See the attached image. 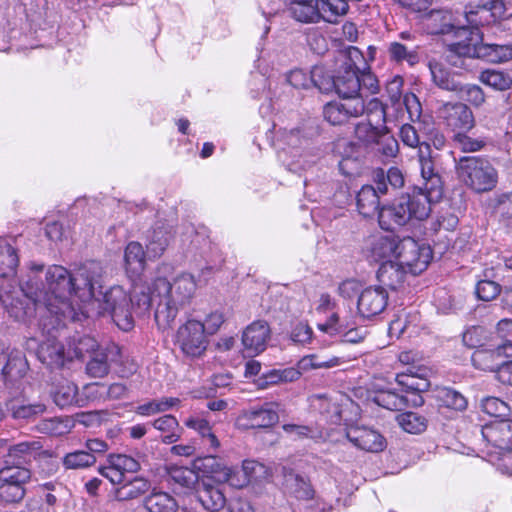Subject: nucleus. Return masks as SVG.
Wrapping results in <instances>:
<instances>
[{
    "label": "nucleus",
    "mask_w": 512,
    "mask_h": 512,
    "mask_svg": "<svg viewBox=\"0 0 512 512\" xmlns=\"http://www.w3.org/2000/svg\"><path fill=\"white\" fill-rule=\"evenodd\" d=\"M43 265H32L27 280L22 282L23 291L43 303L45 312L51 315L55 328L62 318L73 319L76 311L95 298V289L104 284L105 270L98 261H87L70 272L62 265H51L45 272V282L38 275Z\"/></svg>",
    "instance_id": "nucleus-1"
},
{
    "label": "nucleus",
    "mask_w": 512,
    "mask_h": 512,
    "mask_svg": "<svg viewBox=\"0 0 512 512\" xmlns=\"http://www.w3.org/2000/svg\"><path fill=\"white\" fill-rule=\"evenodd\" d=\"M423 187H414L402 194L380 214V226L393 231L409 223L411 220L422 221L431 213V205L443 194V181L435 170L431 157L430 144L423 142L418 150Z\"/></svg>",
    "instance_id": "nucleus-2"
},
{
    "label": "nucleus",
    "mask_w": 512,
    "mask_h": 512,
    "mask_svg": "<svg viewBox=\"0 0 512 512\" xmlns=\"http://www.w3.org/2000/svg\"><path fill=\"white\" fill-rule=\"evenodd\" d=\"M197 283L191 274L178 275L173 283L164 277L155 279V289L163 296L164 302L158 303L154 313L159 328L166 329L174 322L179 309L189 303L194 296Z\"/></svg>",
    "instance_id": "nucleus-3"
},
{
    "label": "nucleus",
    "mask_w": 512,
    "mask_h": 512,
    "mask_svg": "<svg viewBox=\"0 0 512 512\" xmlns=\"http://www.w3.org/2000/svg\"><path fill=\"white\" fill-rule=\"evenodd\" d=\"M459 36L460 41L448 45V59L454 66L463 65L461 58H487L496 63L512 59V45L485 44L478 29L461 28Z\"/></svg>",
    "instance_id": "nucleus-4"
},
{
    "label": "nucleus",
    "mask_w": 512,
    "mask_h": 512,
    "mask_svg": "<svg viewBox=\"0 0 512 512\" xmlns=\"http://www.w3.org/2000/svg\"><path fill=\"white\" fill-rule=\"evenodd\" d=\"M486 442V453L497 459V469L512 476V421L496 420L481 429Z\"/></svg>",
    "instance_id": "nucleus-5"
},
{
    "label": "nucleus",
    "mask_w": 512,
    "mask_h": 512,
    "mask_svg": "<svg viewBox=\"0 0 512 512\" xmlns=\"http://www.w3.org/2000/svg\"><path fill=\"white\" fill-rule=\"evenodd\" d=\"M457 173L465 185L477 193L491 191L498 181L496 169L481 157H461L457 164Z\"/></svg>",
    "instance_id": "nucleus-6"
},
{
    "label": "nucleus",
    "mask_w": 512,
    "mask_h": 512,
    "mask_svg": "<svg viewBox=\"0 0 512 512\" xmlns=\"http://www.w3.org/2000/svg\"><path fill=\"white\" fill-rule=\"evenodd\" d=\"M102 288L103 286L95 289V298L88 305L97 302L101 309L99 313L108 312L121 330H131L134 320L130 311L129 295L121 286H113L105 293H102Z\"/></svg>",
    "instance_id": "nucleus-7"
},
{
    "label": "nucleus",
    "mask_w": 512,
    "mask_h": 512,
    "mask_svg": "<svg viewBox=\"0 0 512 512\" xmlns=\"http://www.w3.org/2000/svg\"><path fill=\"white\" fill-rule=\"evenodd\" d=\"M308 139L302 134L300 129H280L277 132L276 145L279 152V158L287 165L288 169L297 172L300 169H305L308 165L306 160H301L304 157L302 148L306 147Z\"/></svg>",
    "instance_id": "nucleus-8"
},
{
    "label": "nucleus",
    "mask_w": 512,
    "mask_h": 512,
    "mask_svg": "<svg viewBox=\"0 0 512 512\" xmlns=\"http://www.w3.org/2000/svg\"><path fill=\"white\" fill-rule=\"evenodd\" d=\"M365 119L355 125V137L367 146L373 145L385 129L386 112L383 103L373 98L365 103Z\"/></svg>",
    "instance_id": "nucleus-9"
},
{
    "label": "nucleus",
    "mask_w": 512,
    "mask_h": 512,
    "mask_svg": "<svg viewBox=\"0 0 512 512\" xmlns=\"http://www.w3.org/2000/svg\"><path fill=\"white\" fill-rule=\"evenodd\" d=\"M0 301L10 318L25 325L32 322L37 311H45L43 303L27 295L22 288L20 291L1 292Z\"/></svg>",
    "instance_id": "nucleus-10"
},
{
    "label": "nucleus",
    "mask_w": 512,
    "mask_h": 512,
    "mask_svg": "<svg viewBox=\"0 0 512 512\" xmlns=\"http://www.w3.org/2000/svg\"><path fill=\"white\" fill-rule=\"evenodd\" d=\"M432 258L430 246L420 244L411 237L398 240L396 261L404 266L409 273L417 275L423 272Z\"/></svg>",
    "instance_id": "nucleus-11"
},
{
    "label": "nucleus",
    "mask_w": 512,
    "mask_h": 512,
    "mask_svg": "<svg viewBox=\"0 0 512 512\" xmlns=\"http://www.w3.org/2000/svg\"><path fill=\"white\" fill-rule=\"evenodd\" d=\"M175 344L187 357L198 358L202 356L208 345L202 322L188 320L181 325L175 336Z\"/></svg>",
    "instance_id": "nucleus-12"
},
{
    "label": "nucleus",
    "mask_w": 512,
    "mask_h": 512,
    "mask_svg": "<svg viewBox=\"0 0 512 512\" xmlns=\"http://www.w3.org/2000/svg\"><path fill=\"white\" fill-rule=\"evenodd\" d=\"M429 370L427 368L409 367L404 373L396 376V382L401 386L404 395H408V402L411 406L417 407L424 403L422 392L429 389L430 383L427 379Z\"/></svg>",
    "instance_id": "nucleus-13"
},
{
    "label": "nucleus",
    "mask_w": 512,
    "mask_h": 512,
    "mask_svg": "<svg viewBox=\"0 0 512 512\" xmlns=\"http://www.w3.org/2000/svg\"><path fill=\"white\" fill-rule=\"evenodd\" d=\"M365 111L362 97L342 98L327 103L323 108V116L332 125H343L351 118L361 116Z\"/></svg>",
    "instance_id": "nucleus-14"
},
{
    "label": "nucleus",
    "mask_w": 512,
    "mask_h": 512,
    "mask_svg": "<svg viewBox=\"0 0 512 512\" xmlns=\"http://www.w3.org/2000/svg\"><path fill=\"white\" fill-rule=\"evenodd\" d=\"M342 64L335 74V90L342 98L361 97L360 72L349 58V47L342 53Z\"/></svg>",
    "instance_id": "nucleus-15"
},
{
    "label": "nucleus",
    "mask_w": 512,
    "mask_h": 512,
    "mask_svg": "<svg viewBox=\"0 0 512 512\" xmlns=\"http://www.w3.org/2000/svg\"><path fill=\"white\" fill-rule=\"evenodd\" d=\"M389 295L382 286H370L363 289L357 301L359 316L371 319L380 315L388 305Z\"/></svg>",
    "instance_id": "nucleus-16"
},
{
    "label": "nucleus",
    "mask_w": 512,
    "mask_h": 512,
    "mask_svg": "<svg viewBox=\"0 0 512 512\" xmlns=\"http://www.w3.org/2000/svg\"><path fill=\"white\" fill-rule=\"evenodd\" d=\"M140 469V463L131 456L125 454H110L106 465L99 468V473L112 484H121L125 480L126 473H136Z\"/></svg>",
    "instance_id": "nucleus-17"
},
{
    "label": "nucleus",
    "mask_w": 512,
    "mask_h": 512,
    "mask_svg": "<svg viewBox=\"0 0 512 512\" xmlns=\"http://www.w3.org/2000/svg\"><path fill=\"white\" fill-rule=\"evenodd\" d=\"M279 420L278 413L272 403L251 407L242 412L237 425L243 429L269 428Z\"/></svg>",
    "instance_id": "nucleus-18"
},
{
    "label": "nucleus",
    "mask_w": 512,
    "mask_h": 512,
    "mask_svg": "<svg viewBox=\"0 0 512 512\" xmlns=\"http://www.w3.org/2000/svg\"><path fill=\"white\" fill-rule=\"evenodd\" d=\"M512 357V344L501 343L494 348H479L472 354V363L475 368L483 371L497 370L505 358Z\"/></svg>",
    "instance_id": "nucleus-19"
},
{
    "label": "nucleus",
    "mask_w": 512,
    "mask_h": 512,
    "mask_svg": "<svg viewBox=\"0 0 512 512\" xmlns=\"http://www.w3.org/2000/svg\"><path fill=\"white\" fill-rule=\"evenodd\" d=\"M271 336L269 324L264 320H257L249 324L242 333V344L249 356L262 353Z\"/></svg>",
    "instance_id": "nucleus-20"
},
{
    "label": "nucleus",
    "mask_w": 512,
    "mask_h": 512,
    "mask_svg": "<svg viewBox=\"0 0 512 512\" xmlns=\"http://www.w3.org/2000/svg\"><path fill=\"white\" fill-rule=\"evenodd\" d=\"M224 479L234 487H244L250 482H261L268 477L267 467L254 460H245L239 471L225 469Z\"/></svg>",
    "instance_id": "nucleus-21"
},
{
    "label": "nucleus",
    "mask_w": 512,
    "mask_h": 512,
    "mask_svg": "<svg viewBox=\"0 0 512 512\" xmlns=\"http://www.w3.org/2000/svg\"><path fill=\"white\" fill-rule=\"evenodd\" d=\"M130 300V311H134L138 316L145 315L152 306L157 308V304L164 302L163 296L158 295L155 289V279L151 283L135 284Z\"/></svg>",
    "instance_id": "nucleus-22"
},
{
    "label": "nucleus",
    "mask_w": 512,
    "mask_h": 512,
    "mask_svg": "<svg viewBox=\"0 0 512 512\" xmlns=\"http://www.w3.org/2000/svg\"><path fill=\"white\" fill-rule=\"evenodd\" d=\"M439 113L445 124L453 131H467L474 126L472 111L463 103H445Z\"/></svg>",
    "instance_id": "nucleus-23"
},
{
    "label": "nucleus",
    "mask_w": 512,
    "mask_h": 512,
    "mask_svg": "<svg viewBox=\"0 0 512 512\" xmlns=\"http://www.w3.org/2000/svg\"><path fill=\"white\" fill-rule=\"evenodd\" d=\"M121 358V350L115 344H109L90 356L86 364V373L92 378H103L110 371V364Z\"/></svg>",
    "instance_id": "nucleus-24"
},
{
    "label": "nucleus",
    "mask_w": 512,
    "mask_h": 512,
    "mask_svg": "<svg viewBox=\"0 0 512 512\" xmlns=\"http://www.w3.org/2000/svg\"><path fill=\"white\" fill-rule=\"evenodd\" d=\"M398 240L388 235H372L365 245V253L369 260L374 262H384L395 258Z\"/></svg>",
    "instance_id": "nucleus-25"
},
{
    "label": "nucleus",
    "mask_w": 512,
    "mask_h": 512,
    "mask_svg": "<svg viewBox=\"0 0 512 512\" xmlns=\"http://www.w3.org/2000/svg\"><path fill=\"white\" fill-rule=\"evenodd\" d=\"M346 436L356 447L368 452H380L385 448L384 437L371 428L350 427Z\"/></svg>",
    "instance_id": "nucleus-26"
},
{
    "label": "nucleus",
    "mask_w": 512,
    "mask_h": 512,
    "mask_svg": "<svg viewBox=\"0 0 512 512\" xmlns=\"http://www.w3.org/2000/svg\"><path fill=\"white\" fill-rule=\"evenodd\" d=\"M380 192L377 186L364 185L356 196V205L358 212L365 218H372L378 215L380 221V214L389 206H384L380 209Z\"/></svg>",
    "instance_id": "nucleus-27"
},
{
    "label": "nucleus",
    "mask_w": 512,
    "mask_h": 512,
    "mask_svg": "<svg viewBox=\"0 0 512 512\" xmlns=\"http://www.w3.org/2000/svg\"><path fill=\"white\" fill-rule=\"evenodd\" d=\"M371 400L380 407L387 410L397 411L411 406L408 402V395L395 388L375 385L371 394Z\"/></svg>",
    "instance_id": "nucleus-28"
},
{
    "label": "nucleus",
    "mask_w": 512,
    "mask_h": 512,
    "mask_svg": "<svg viewBox=\"0 0 512 512\" xmlns=\"http://www.w3.org/2000/svg\"><path fill=\"white\" fill-rule=\"evenodd\" d=\"M349 58L356 65L360 72L359 80L361 90H366L370 94H376L379 91V84L376 76L371 72L370 66L363 56L362 52L354 46H349Z\"/></svg>",
    "instance_id": "nucleus-29"
},
{
    "label": "nucleus",
    "mask_w": 512,
    "mask_h": 512,
    "mask_svg": "<svg viewBox=\"0 0 512 512\" xmlns=\"http://www.w3.org/2000/svg\"><path fill=\"white\" fill-rule=\"evenodd\" d=\"M407 272L408 270L398 261L387 260L381 263L377 271V279L382 285L396 290L404 283Z\"/></svg>",
    "instance_id": "nucleus-30"
},
{
    "label": "nucleus",
    "mask_w": 512,
    "mask_h": 512,
    "mask_svg": "<svg viewBox=\"0 0 512 512\" xmlns=\"http://www.w3.org/2000/svg\"><path fill=\"white\" fill-rule=\"evenodd\" d=\"M196 493L197 499L208 511H219L226 505V497L218 485L203 481L198 485Z\"/></svg>",
    "instance_id": "nucleus-31"
},
{
    "label": "nucleus",
    "mask_w": 512,
    "mask_h": 512,
    "mask_svg": "<svg viewBox=\"0 0 512 512\" xmlns=\"http://www.w3.org/2000/svg\"><path fill=\"white\" fill-rule=\"evenodd\" d=\"M70 357V353H65L64 346L54 340L42 343L38 349L39 360L50 368H61Z\"/></svg>",
    "instance_id": "nucleus-32"
},
{
    "label": "nucleus",
    "mask_w": 512,
    "mask_h": 512,
    "mask_svg": "<svg viewBox=\"0 0 512 512\" xmlns=\"http://www.w3.org/2000/svg\"><path fill=\"white\" fill-rule=\"evenodd\" d=\"M43 444L40 440L30 439L12 445L8 449L6 460L23 465L40 454Z\"/></svg>",
    "instance_id": "nucleus-33"
},
{
    "label": "nucleus",
    "mask_w": 512,
    "mask_h": 512,
    "mask_svg": "<svg viewBox=\"0 0 512 512\" xmlns=\"http://www.w3.org/2000/svg\"><path fill=\"white\" fill-rule=\"evenodd\" d=\"M387 51L390 60L396 63L406 62L409 66H414L420 61L419 45L416 43L393 41L388 45Z\"/></svg>",
    "instance_id": "nucleus-34"
},
{
    "label": "nucleus",
    "mask_w": 512,
    "mask_h": 512,
    "mask_svg": "<svg viewBox=\"0 0 512 512\" xmlns=\"http://www.w3.org/2000/svg\"><path fill=\"white\" fill-rule=\"evenodd\" d=\"M143 505L148 512H177L178 502L168 492L153 489L144 498Z\"/></svg>",
    "instance_id": "nucleus-35"
},
{
    "label": "nucleus",
    "mask_w": 512,
    "mask_h": 512,
    "mask_svg": "<svg viewBox=\"0 0 512 512\" xmlns=\"http://www.w3.org/2000/svg\"><path fill=\"white\" fill-rule=\"evenodd\" d=\"M284 487L293 494L295 498L301 501H310L314 496V490L311 485L305 480L304 477L293 472L292 470L286 471L284 469Z\"/></svg>",
    "instance_id": "nucleus-36"
},
{
    "label": "nucleus",
    "mask_w": 512,
    "mask_h": 512,
    "mask_svg": "<svg viewBox=\"0 0 512 512\" xmlns=\"http://www.w3.org/2000/svg\"><path fill=\"white\" fill-rule=\"evenodd\" d=\"M301 372L294 367L285 369H271L263 373L257 380V385L261 389H266L273 385L289 383L298 380Z\"/></svg>",
    "instance_id": "nucleus-37"
},
{
    "label": "nucleus",
    "mask_w": 512,
    "mask_h": 512,
    "mask_svg": "<svg viewBox=\"0 0 512 512\" xmlns=\"http://www.w3.org/2000/svg\"><path fill=\"white\" fill-rule=\"evenodd\" d=\"M124 261L127 272L133 275L141 274L146 265V255L139 242L131 241L124 251Z\"/></svg>",
    "instance_id": "nucleus-38"
},
{
    "label": "nucleus",
    "mask_w": 512,
    "mask_h": 512,
    "mask_svg": "<svg viewBox=\"0 0 512 512\" xmlns=\"http://www.w3.org/2000/svg\"><path fill=\"white\" fill-rule=\"evenodd\" d=\"M294 19L303 23H318L321 21L316 0H292L290 7Z\"/></svg>",
    "instance_id": "nucleus-39"
},
{
    "label": "nucleus",
    "mask_w": 512,
    "mask_h": 512,
    "mask_svg": "<svg viewBox=\"0 0 512 512\" xmlns=\"http://www.w3.org/2000/svg\"><path fill=\"white\" fill-rule=\"evenodd\" d=\"M494 270V267L484 269L483 278L477 282L475 287V293L478 299L491 301L500 294V284L492 280V278L496 277Z\"/></svg>",
    "instance_id": "nucleus-40"
},
{
    "label": "nucleus",
    "mask_w": 512,
    "mask_h": 512,
    "mask_svg": "<svg viewBox=\"0 0 512 512\" xmlns=\"http://www.w3.org/2000/svg\"><path fill=\"white\" fill-rule=\"evenodd\" d=\"M171 238L170 230L162 226L155 227L148 236V243L146 245L148 256L152 258L160 257L168 247Z\"/></svg>",
    "instance_id": "nucleus-41"
},
{
    "label": "nucleus",
    "mask_w": 512,
    "mask_h": 512,
    "mask_svg": "<svg viewBox=\"0 0 512 512\" xmlns=\"http://www.w3.org/2000/svg\"><path fill=\"white\" fill-rule=\"evenodd\" d=\"M150 489V482L142 477H134L115 490V497L119 501L135 499Z\"/></svg>",
    "instance_id": "nucleus-42"
},
{
    "label": "nucleus",
    "mask_w": 512,
    "mask_h": 512,
    "mask_svg": "<svg viewBox=\"0 0 512 512\" xmlns=\"http://www.w3.org/2000/svg\"><path fill=\"white\" fill-rule=\"evenodd\" d=\"M321 20L336 23L348 11V0H316Z\"/></svg>",
    "instance_id": "nucleus-43"
},
{
    "label": "nucleus",
    "mask_w": 512,
    "mask_h": 512,
    "mask_svg": "<svg viewBox=\"0 0 512 512\" xmlns=\"http://www.w3.org/2000/svg\"><path fill=\"white\" fill-rule=\"evenodd\" d=\"M18 255L7 239L0 237V277L13 275L18 266Z\"/></svg>",
    "instance_id": "nucleus-44"
},
{
    "label": "nucleus",
    "mask_w": 512,
    "mask_h": 512,
    "mask_svg": "<svg viewBox=\"0 0 512 512\" xmlns=\"http://www.w3.org/2000/svg\"><path fill=\"white\" fill-rule=\"evenodd\" d=\"M77 394L78 387L73 382L64 379L55 387L52 397L57 406L64 408L73 404L80 405Z\"/></svg>",
    "instance_id": "nucleus-45"
},
{
    "label": "nucleus",
    "mask_w": 512,
    "mask_h": 512,
    "mask_svg": "<svg viewBox=\"0 0 512 512\" xmlns=\"http://www.w3.org/2000/svg\"><path fill=\"white\" fill-rule=\"evenodd\" d=\"M30 477L29 469L6 459L4 466L0 469V482L25 485Z\"/></svg>",
    "instance_id": "nucleus-46"
},
{
    "label": "nucleus",
    "mask_w": 512,
    "mask_h": 512,
    "mask_svg": "<svg viewBox=\"0 0 512 512\" xmlns=\"http://www.w3.org/2000/svg\"><path fill=\"white\" fill-rule=\"evenodd\" d=\"M152 426L161 432L162 441L167 444L176 442L180 438V426L176 417L164 415L155 419Z\"/></svg>",
    "instance_id": "nucleus-47"
},
{
    "label": "nucleus",
    "mask_w": 512,
    "mask_h": 512,
    "mask_svg": "<svg viewBox=\"0 0 512 512\" xmlns=\"http://www.w3.org/2000/svg\"><path fill=\"white\" fill-rule=\"evenodd\" d=\"M429 69L433 82L439 88L454 92L460 89V83L451 76L443 64L436 61H430Z\"/></svg>",
    "instance_id": "nucleus-48"
},
{
    "label": "nucleus",
    "mask_w": 512,
    "mask_h": 512,
    "mask_svg": "<svg viewBox=\"0 0 512 512\" xmlns=\"http://www.w3.org/2000/svg\"><path fill=\"white\" fill-rule=\"evenodd\" d=\"M436 399L439 405L455 411H464L467 408V399L460 392L443 387L436 392Z\"/></svg>",
    "instance_id": "nucleus-49"
},
{
    "label": "nucleus",
    "mask_w": 512,
    "mask_h": 512,
    "mask_svg": "<svg viewBox=\"0 0 512 512\" xmlns=\"http://www.w3.org/2000/svg\"><path fill=\"white\" fill-rule=\"evenodd\" d=\"M27 369V363L24 355L19 352H12L7 360L6 365L2 369L5 381H15L22 378Z\"/></svg>",
    "instance_id": "nucleus-50"
},
{
    "label": "nucleus",
    "mask_w": 512,
    "mask_h": 512,
    "mask_svg": "<svg viewBox=\"0 0 512 512\" xmlns=\"http://www.w3.org/2000/svg\"><path fill=\"white\" fill-rule=\"evenodd\" d=\"M184 424L194 431H196L202 438L206 439L207 444L211 448H218L220 443L215 434L212 432L211 426L205 418L200 416H190L185 421Z\"/></svg>",
    "instance_id": "nucleus-51"
},
{
    "label": "nucleus",
    "mask_w": 512,
    "mask_h": 512,
    "mask_svg": "<svg viewBox=\"0 0 512 512\" xmlns=\"http://www.w3.org/2000/svg\"><path fill=\"white\" fill-rule=\"evenodd\" d=\"M180 403L179 398L164 397L154 399L136 407V414L140 416H151L157 413L166 412Z\"/></svg>",
    "instance_id": "nucleus-52"
},
{
    "label": "nucleus",
    "mask_w": 512,
    "mask_h": 512,
    "mask_svg": "<svg viewBox=\"0 0 512 512\" xmlns=\"http://www.w3.org/2000/svg\"><path fill=\"white\" fill-rule=\"evenodd\" d=\"M375 181H376L378 191L383 195L388 192L387 183L393 189L401 188L404 185V176L398 168L391 167L387 171L386 175L384 174L383 170L378 171L376 173Z\"/></svg>",
    "instance_id": "nucleus-53"
},
{
    "label": "nucleus",
    "mask_w": 512,
    "mask_h": 512,
    "mask_svg": "<svg viewBox=\"0 0 512 512\" xmlns=\"http://www.w3.org/2000/svg\"><path fill=\"white\" fill-rule=\"evenodd\" d=\"M194 467L203 472L204 474L211 475L218 481H225V469L229 467L223 466L222 463L215 456H206L198 458L194 462Z\"/></svg>",
    "instance_id": "nucleus-54"
},
{
    "label": "nucleus",
    "mask_w": 512,
    "mask_h": 512,
    "mask_svg": "<svg viewBox=\"0 0 512 512\" xmlns=\"http://www.w3.org/2000/svg\"><path fill=\"white\" fill-rule=\"evenodd\" d=\"M396 420L399 426L410 434L422 433L427 427L426 418L415 412L401 413L396 417Z\"/></svg>",
    "instance_id": "nucleus-55"
},
{
    "label": "nucleus",
    "mask_w": 512,
    "mask_h": 512,
    "mask_svg": "<svg viewBox=\"0 0 512 512\" xmlns=\"http://www.w3.org/2000/svg\"><path fill=\"white\" fill-rule=\"evenodd\" d=\"M96 457L85 450H76L67 453L62 460L66 469H84L94 465Z\"/></svg>",
    "instance_id": "nucleus-56"
},
{
    "label": "nucleus",
    "mask_w": 512,
    "mask_h": 512,
    "mask_svg": "<svg viewBox=\"0 0 512 512\" xmlns=\"http://www.w3.org/2000/svg\"><path fill=\"white\" fill-rule=\"evenodd\" d=\"M480 81L497 90H507L512 86V76L499 70H486L480 74Z\"/></svg>",
    "instance_id": "nucleus-57"
},
{
    "label": "nucleus",
    "mask_w": 512,
    "mask_h": 512,
    "mask_svg": "<svg viewBox=\"0 0 512 512\" xmlns=\"http://www.w3.org/2000/svg\"><path fill=\"white\" fill-rule=\"evenodd\" d=\"M373 145L377 146V151L386 159L396 157L399 152L398 141L388 132L387 127L381 132L379 139Z\"/></svg>",
    "instance_id": "nucleus-58"
},
{
    "label": "nucleus",
    "mask_w": 512,
    "mask_h": 512,
    "mask_svg": "<svg viewBox=\"0 0 512 512\" xmlns=\"http://www.w3.org/2000/svg\"><path fill=\"white\" fill-rule=\"evenodd\" d=\"M480 406L484 413L496 418L508 416L510 413L508 404L497 397L483 398Z\"/></svg>",
    "instance_id": "nucleus-59"
},
{
    "label": "nucleus",
    "mask_w": 512,
    "mask_h": 512,
    "mask_svg": "<svg viewBox=\"0 0 512 512\" xmlns=\"http://www.w3.org/2000/svg\"><path fill=\"white\" fill-rule=\"evenodd\" d=\"M312 86L327 93L335 89V75H330L323 67L312 68Z\"/></svg>",
    "instance_id": "nucleus-60"
},
{
    "label": "nucleus",
    "mask_w": 512,
    "mask_h": 512,
    "mask_svg": "<svg viewBox=\"0 0 512 512\" xmlns=\"http://www.w3.org/2000/svg\"><path fill=\"white\" fill-rule=\"evenodd\" d=\"M9 409L15 419L29 420L45 411V406L40 403L36 404H17L11 402Z\"/></svg>",
    "instance_id": "nucleus-61"
},
{
    "label": "nucleus",
    "mask_w": 512,
    "mask_h": 512,
    "mask_svg": "<svg viewBox=\"0 0 512 512\" xmlns=\"http://www.w3.org/2000/svg\"><path fill=\"white\" fill-rule=\"evenodd\" d=\"M73 354L76 358H83L85 355H93L102 347H99L97 340L91 336H82L73 340Z\"/></svg>",
    "instance_id": "nucleus-62"
},
{
    "label": "nucleus",
    "mask_w": 512,
    "mask_h": 512,
    "mask_svg": "<svg viewBox=\"0 0 512 512\" xmlns=\"http://www.w3.org/2000/svg\"><path fill=\"white\" fill-rule=\"evenodd\" d=\"M416 332V326L411 325V321L408 320L406 315H399L395 319H393L388 328V333L390 337L400 338L401 336L407 334L408 337H411Z\"/></svg>",
    "instance_id": "nucleus-63"
},
{
    "label": "nucleus",
    "mask_w": 512,
    "mask_h": 512,
    "mask_svg": "<svg viewBox=\"0 0 512 512\" xmlns=\"http://www.w3.org/2000/svg\"><path fill=\"white\" fill-rule=\"evenodd\" d=\"M25 496L24 485L0 482V502L18 503Z\"/></svg>",
    "instance_id": "nucleus-64"
}]
</instances>
